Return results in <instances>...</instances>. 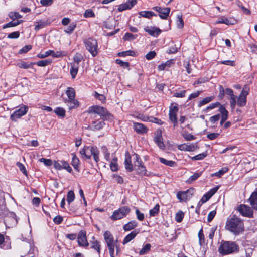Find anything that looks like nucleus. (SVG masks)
<instances>
[{"label": "nucleus", "instance_id": "obj_15", "mask_svg": "<svg viewBox=\"0 0 257 257\" xmlns=\"http://www.w3.org/2000/svg\"><path fill=\"white\" fill-rule=\"evenodd\" d=\"M154 141L158 145L160 149L164 150L165 148V145L163 142V138L162 135V131L158 130L155 133Z\"/></svg>", "mask_w": 257, "mask_h": 257}, {"label": "nucleus", "instance_id": "obj_37", "mask_svg": "<svg viewBox=\"0 0 257 257\" xmlns=\"http://www.w3.org/2000/svg\"><path fill=\"white\" fill-rule=\"evenodd\" d=\"M228 171V168L227 167L222 168L221 170L218 172L213 173L211 175L212 177L216 176L218 178L221 177L224 173H226Z\"/></svg>", "mask_w": 257, "mask_h": 257}, {"label": "nucleus", "instance_id": "obj_56", "mask_svg": "<svg viewBox=\"0 0 257 257\" xmlns=\"http://www.w3.org/2000/svg\"><path fill=\"white\" fill-rule=\"evenodd\" d=\"M206 156L207 153L204 152L191 157V159L193 160H200L204 159Z\"/></svg>", "mask_w": 257, "mask_h": 257}, {"label": "nucleus", "instance_id": "obj_4", "mask_svg": "<svg viewBox=\"0 0 257 257\" xmlns=\"http://www.w3.org/2000/svg\"><path fill=\"white\" fill-rule=\"evenodd\" d=\"M103 236L108 248L110 255H114L115 248H116L117 253L119 249L117 245V239L114 240L113 235L109 231H105Z\"/></svg>", "mask_w": 257, "mask_h": 257}, {"label": "nucleus", "instance_id": "obj_63", "mask_svg": "<svg viewBox=\"0 0 257 257\" xmlns=\"http://www.w3.org/2000/svg\"><path fill=\"white\" fill-rule=\"evenodd\" d=\"M20 36V33L19 31L13 32L9 34L8 38L10 39H17Z\"/></svg>", "mask_w": 257, "mask_h": 257}, {"label": "nucleus", "instance_id": "obj_25", "mask_svg": "<svg viewBox=\"0 0 257 257\" xmlns=\"http://www.w3.org/2000/svg\"><path fill=\"white\" fill-rule=\"evenodd\" d=\"M197 145L194 144L189 145L182 144L179 146L178 148L180 150H185L187 151H193L196 148Z\"/></svg>", "mask_w": 257, "mask_h": 257}, {"label": "nucleus", "instance_id": "obj_57", "mask_svg": "<svg viewBox=\"0 0 257 257\" xmlns=\"http://www.w3.org/2000/svg\"><path fill=\"white\" fill-rule=\"evenodd\" d=\"M199 242L200 245H202L204 242V236L203 234V231L202 228L199 230L198 232Z\"/></svg>", "mask_w": 257, "mask_h": 257}, {"label": "nucleus", "instance_id": "obj_27", "mask_svg": "<svg viewBox=\"0 0 257 257\" xmlns=\"http://www.w3.org/2000/svg\"><path fill=\"white\" fill-rule=\"evenodd\" d=\"M173 60L170 59L167 61L166 62L164 63H162L160 65H158V69L159 71H162L165 70V69L167 67L169 68L171 66V65L173 63Z\"/></svg>", "mask_w": 257, "mask_h": 257}, {"label": "nucleus", "instance_id": "obj_24", "mask_svg": "<svg viewBox=\"0 0 257 257\" xmlns=\"http://www.w3.org/2000/svg\"><path fill=\"white\" fill-rule=\"evenodd\" d=\"M138 226V223L135 220H132L128 222L127 224L123 226V229L125 231H129L134 229Z\"/></svg>", "mask_w": 257, "mask_h": 257}, {"label": "nucleus", "instance_id": "obj_10", "mask_svg": "<svg viewBox=\"0 0 257 257\" xmlns=\"http://www.w3.org/2000/svg\"><path fill=\"white\" fill-rule=\"evenodd\" d=\"M28 110V108L26 106L21 107L11 115L10 118L11 120L15 121H17L18 118H20L25 115L27 113Z\"/></svg>", "mask_w": 257, "mask_h": 257}, {"label": "nucleus", "instance_id": "obj_17", "mask_svg": "<svg viewBox=\"0 0 257 257\" xmlns=\"http://www.w3.org/2000/svg\"><path fill=\"white\" fill-rule=\"evenodd\" d=\"M224 93L230 96V104L232 109H234L236 104V97L233 94V90L230 88H226L224 90Z\"/></svg>", "mask_w": 257, "mask_h": 257}, {"label": "nucleus", "instance_id": "obj_42", "mask_svg": "<svg viewBox=\"0 0 257 257\" xmlns=\"http://www.w3.org/2000/svg\"><path fill=\"white\" fill-rule=\"evenodd\" d=\"M213 96L207 97L204 98L202 100L199 102L198 104V107H201L202 106L209 103L213 99Z\"/></svg>", "mask_w": 257, "mask_h": 257}, {"label": "nucleus", "instance_id": "obj_44", "mask_svg": "<svg viewBox=\"0 0 257 257\" xmlns=\"http://www.w3.org/2000/svg\"><path fill=\"white\" fill-rule=\"evenodd\" d=\"M76 27V24L75 23H72L70 24L66 29L64 30V32L66 33L70 34L73 32Z\"/></svg>", "mask_w": 257, "mask_h": 257}, {"label": "nucleus", "instance_id": "obj_48", "mask_svg": "<svg viewBox=\"0 0 257 257\" xmlns=\"http://www.w3.org/2000/svg\"><path fill=\"white\" fill-rule=\"evenodd\" d=\"M75 199V194L73 191H69L67 195V201L69 204L72 202Z\"/></svg>", "mask_w": 257, "mask_h": 257}, {"label": "nucleus", "instance_id": "obj_11", "mask_svg": "<svg viewBox=\"0 0 257 257\" xmlns=\"http://www.w3.org/2000/svg\"><path fill=\"white\" fill-rule=\"evenodd\" d=\"M77 242L80 246L86 247L88 246L89 243L87 240L86 233L85 231H80L78 235Z\"/></svg>", "mask_w": 257, "mask_h": 257}, {"label": "nucleus", "instance_id": "obj_55", "mask_svg": "<svg viewBox=\"0 0 257 257\" xmlns=\"http://www.w3.org/2000/svg\"><path fill=\"white\" fill-rule=\"evenodd\" d=\"M184 216V214L182 211L178 212L175 215V220L177 222H181Z\"/></svg>", "mask_w": 257, "mask_h": 257}, {"label": "nucleus", "instance_id": "obj_34", "mask_svg": "<svg viewBox=\"0 0 257 257\" xmlns=\"http://www.w3.org/2000/svg\"><path fill=\"white\" fill-rule=\"evenodd\" d=\"M66 94L68 98V99H73L75 97V92L72 87H68L66 91Z\"/></svg>", "mask_w": 257, "mask_h": 257}, {"label": "nucleus", "instance_id": "obj_39", "mask_svg": "<svg viewBox=\"0 0 257 257\" xmlns=\"http://www.w3.org/2000/svg\"><path fill=\"white\" fill-rule=\"evenodd\" d=\"M151 245L149 243L146 244L139 251L140 255H144L147 253L151 249Z\"/></svg>", "mask_w": 257, "mask_h": 257}, {"label": "nucleus", "instance_id": "obj_16", "mask_svg": "<svg viewBox=\"0 0 257 257\" xmlns=\"http://www.w3.org/2000/svg\"><path fill=\"white\" fill-rule=\"evenodd\" d=\"M16 217V215L15 213H10V217H6L4 219V222L6 224V226H9L8 227H10L16 225L18 221Z\"/></svg>", "mask_w": 257, "mask_h": 257}, {"label": "nucleus", "instance_id": "obj_31", "mask_svg": "<svg viewBox=\"0 0 257 257\" xmlns=\"http://www.w3.org/2000/svg\"><path fill=\"white\" fill-rule=\"evenodd\" d=\"M79 66L75 64H71L70 74L73 79L75 78L78 70Z\"/></svg>", "mask_w": 257, "mask_h": 257}, {"label": "nucleus", "instance_id": "obj_22", "mask_svg": "<svg viewBox=\"0 0 257 257\" xmlns=\"http://www.w3.org/2000/svg\"><path fill=\"white\" fill-rule=\"evenodd\" d=\"M139 229H135L127 235L124 238L122 244H125L133 240L139 233Z\"/></svg>", "mask_w": 257, "mask_h": 257}, {"label": "nucleus", "instance_id": "obj_45", "mask_svg": "<svg viewBox=\"0 0 257 257\" xmlns=\"http://www.w3.org/2000/svg\"><path fill=\"white\" fill-rule=\"evenodd\" d=\"M54 112L58 116L64 117L65 116V110L61 107H57L54 110Z\"/></svg>", "mask_w": 257, "mask_h": 257}, {"label": "nucleus", "instance_id": "obj_61", "mask_svg": "<svg viewBox=\"0 0 257 257\" xmlns=\"http://www.w3.org/2000/svg\"><path fill=\"white\" fill-rule=\"evenodd\" d=\"M218 63L231 66H234L235 65V62L234 61L229 60L219 61L218 62Z\"/></svg>", "mask_w": 257, "mask_h": 257}, {"label": "nucleus", "instance_id": "obj_36", "mask_svg": "<svg viewBox=\"0 0 257 257\" xmlns=\"http://www.w3.org/2000/svg\"><path fill=\"white\" fill-rule=\"evenodd\" d=\"M139 15L141 17L150 18L151 17L153 16H157L152 11H141L139 13Z\"/></svg>", "mask_w": 257, "mask_h": 257}, {"label": "nucleus", "instance_id": "obj_41", "mask_svg": "<svg viewBox=\"0 0 257 257\" xmlns=\"http://www.w3.org/2000/svg\"><path fill=\"white\" fill-rule=\"evenodd\" d=\"M219 111L221 114V118L228 119V112L223 105H220Z\"/></svg>", "mask_w": 257, "mask_h": 257}, {"label": "nucleus", "instance_id": "obj_52", "mask_svg": "<svg viewBox=\"0 0 257 257\" xmlns=\"http://www.w3.org/2000/svg\"><path fill=\"white\" fill-rule=\"evenodd\" d=\"M66 55L67 53L65 51H57L55 52L54 51L52 50V56L53 57L58 58L66 56Z\"/></svg>", "mask_w": 257, "mask_h": 257}, {"label": "nucleus", "instance_id": "obj_19", "mask_svg": "<svg viewBox=\"0 0 257 257\" xmlns=\"http://www.w3.org/2000/svg\"><path fill=\"white\" fill-rule=\"evenodd\" d=\"M136 4V0H128L125 3L119 5L118 10L119 12H122L125 10L130 9Z\"/></svg>", "mask_w": 257, "mask_h": 257}, {"label": "nucleus", "instance_id": "obj_59", "mask_svg": "<svg viewBox=\"0 0 257 257\" xmlns=\"http://www.w3.org/2000/svg\"><path fill=\"white\" fill-rule=\"evenodd\" d=\"M17 166L18 167L19 170L26 176H27V172L25 167L23 164L20 162H17L16 164Z\"/></svg>", "mask_w": 257, "mask_h": 257}, {"label": "nucleus", "instance_id": "obj_26", "mask_svg": "<svg viewBox=\"0 0 257 257\" xmlns=\"http://www.w3.org/2000/svg\"><path fill=\"white\" fill-rule=\"evenodd\" d=\"M65 103L70 109L77 107L79 106L78 101L75 98H73V99L66 100Z\"/></svg>", "mask_w": 257, "mask_h": 257}, {"label": "nucleus", "instance_id": "obj_21", "mask_svg": "<svg viewBox=\"0 0 257 257\" xmlns=\"http://www.w3.org/2000/svg\"><path fill=\"white\" fill-rule=\"evenodd\" d=\"M144 30L149 35L154 37H157L161 32V30L159 28L154 27H146L144 28Z\"/></svg>", "mask_w": 257, "mask_h": 257}, {"label": "nucleus", "instance_id": "obj_18", "mask_svg": "<svg viewBox=\"0 0 257 257\" xmlns=\"http://www.w3.org/2000/svg\"><path fill=\"white\" fill-rule=\"evenodd\" d=\"M133 127L134 131L138 134L146 133L148 130L145 125L139 122H133Z\"/></svg>", "mask_w": 257, "mask_h": 257}, {"label": "nucleus", "instance_id": "obj_54", "mask_svg": "<svg viewBox=\"0 0 257 257\" xmlns=\"http://www.w3.org/2000/svg\"><path fill=\"white\" fill-rule=\"evenodd\" d=\"M61 164L62 166V169H66L68 172L69 173H71L72 171V169L71 167L69 166V164L67 163V162L63 160L61 161Z\"/></svg>", "mask_w": 257, "mask_h": 257}, {"label": "nucleus", "instance_id": "obj_8", "mask_svg": "<svg viewBox=\"0 0 257 257\" xmlns=\"http://www.w3.org/2000/svg\"><path fill=\"white\" fill-rule=\"evenodd\" d=\"M131 211V209L127 206L120 207L118 209L115 210L110 218L112 220H117L125 217Z\"/></svg>", "mask_w": 257, "mask_h": 257}, {"label": "nucleus", "instance_id": "obj_38", "mask_svg": "<svg viewBox=\"0 0 257 257\" xmlns=\"http://www.w3.org/2000/svg\"><path fill=\"white\" fill-rule=\"evenodd\" d=\"M23 20H17L16 21H11L3 26V28L5 29L7 28L15 27L21 24Z\"/></svg>", "mask_w": 257, "mask_h": 257}, {"label": "nucleus", "instance_id": "obj_13", "mask_svg": "<svg viewBox=\"0 0 257 257\" xmlns=\"http://www.w3.org/2000/svg\"><path fill=\"white\" fill-rule=\"evenodd\" d=\"M152 9L160 13L159 17L162 19H166L170 12V8L169 7L162 8L156 6Z\"/></svg>", "mask_w": 257, "mask_h": 257}, {"label": "nucleus", "instance_id": "obj_40", "mask_svg": "<svg viewBox=\"0 0 257 257\" xmlns=\"http://www.w3.org/2000/svg\"><path fill=\"white\" fill-rule=\"evenodd\" d=\"M160 210V206L158 204H156L155 207L149 211V214L151 216H155L157 215Z\"/></svg>", "mask_w": 257, "mask_h": 257}, {"label": "nucleus", "instance_id": "obj_30", "mask_svg": "<svg viewBox=\"0 0 257 257\" xmlns=\"http://www.w3.org/2000/svg\"><path fill=\"white\" fill-rule=\"evenodd\" d=\"M246 97L239 94L236 101L237 105L240 107H243L246 104Z\"/></svg>", "mask_w": 257, "mask_h": 257}, {"label": "nucleus", "instance_id": "obj_43", "mask_svg": "<svg viewBox=\"0 0 257 257\" xmlns=\"http://www.w3.org/2000/svg\"><path fill=\"white\" fill-rule=\"evenodd\" d=\"M118 55L120 57H125L126 56H134L135 55V52L132 50H127L118 53Z\"/></svg>", "mask_w": 257, "mask_h": 257}, {"label": "nucleus", "instance_id": "obj_23", "mask_svg": "<svg viewBox=\"0 0 257 257\" xmlns=\"http://www.w3.org/2000/svg\"><path fill=\"white\" fill-rule=\"evenodd\" d=\"M250 205L257 210V191L253 192L249 198Z\"/></svg>", "mask_w": 257, "mask_h": 257}, {"label": "nucleus", "instance_id": "obj_5", "mask_svg": "<svg viewBox=\"0 0 257 257\" xmlns=\"http://www.w3.org/2000/svg\"><path fill=\"white\" fill-rule=\"evenodd\" d=\"M132 157L134 160V166L136 167V170L138 174L141 175L149 176V175L147 174L146 168L143 165L140 156L135 153L132 155Z\"/></svg>", "mask_w": 257, "mask_h": 257}, {"label": "nucleus", "instance_id": "obj_58", "mask_svg": "<svg viewBox=\"0 0 257 257\" xmlns=\"http://www.w3.org/2000/svg\"><path fill=\"white\" fill-rule=\"evenodd\" d=\"M219 187L216 186L215 187L210 189L207 193V196L208 199H210L218 190Z\"/></svg>", "mask_w": 257, "mask_h": 257}, {"label": "nucleus", "instance_id": "obj_46", "mask_svg": "<svg viewBox=\"0 0 257 257\" xmlns=\"http://www.w3.org/2000/svg\"><path fill=\"white\" fill-rule=\"evenodd\" d=\"M159 160L162 163L170 167H173L175 164V162L174 161L167 160L163 158H160Z\"/></svg>", "mask_w": 257, "mask_h": 257}, {"label": "nucleus", "instance_id": "obj_3", "mask_svg": "<svg viewBox=\"0 0 257 257\" xmlns=\"http://www.w3.org/2000/svg\"><path fill=\"white\" fill-rule=\"evenodd\" d=\"M82 158L89 159L92 156L95 161L97 163L99 161V151L95 146H85L80 151Z\"/></svg>", "mask_w": 257, "mask_h": 257}, {"label": "nucleus", "instance_id": "obj_9", "mask_svg": "<svg viewBox=\"0 0 257 257\" xmlns=\"http://www.w3.org/2000/svg\"><path fill=\"white\" fill-rule=\"evenodd\" d=\"M195 192L193 188H190L185 191H179L177 194V198L181 202H187L190 199Z\"/></svg>", "mask_w": 257, "mask_h": 257}, {"label": "nucleus", "instance_id": "obj_51", "mask_svg": "<svg viewBox=\"0 0 257 257\" xmlns=\"http://www.w3.org/2000/svg\"><path fill=\"white\" fill-rule=\"evenodd\" d=\"M137 37V35H133L130 33H126L123 36V39L125 41H129L131 40H134Z\"/></svg>", "mask_w": 257, "mask_h": 257}, {"label": "nucleus", "instance_id": "obj_6", "mask_svg": "<svg viewBox=\"0 0 257 257\" xmlns=\"http://www.w3.org/2000/svg\"><path fill=\"white\" fill-rule=\"evenodd\" d=\"M88 112L91 114L92 118H96L98 116L101 118H103L107 113L104 107L98 105L89 107Z\"/></svg>", "mask_w": 257, "mask_h": 257}, {"label": "nucleus", "instance_id": "obj_35", "mask_svg": "<svg viewBox=\"0 0 257 257\" xmlns=\"http://www.w3.org/2000/svg\"><path fill=\"white\" fill-rule=\"evenodd\" d=\"M177 112H169V119L173 123L174 127H175L178 123L177 119Z\"/></svg>", "mask_w": 257, "mask_h": 257}, {"label": "nucleus", "instance_id": "obj_49", "mask_svg": "<svg viewBox=\"0 0 257 257\" xmlns=\"http://www.w3.org/2000/svg\"><path fill=\"white\" fill-rule=\"evenodd\" d=\"M101 151L104 154V158L106 161H109L110 160V153L105 146H103L101 148Z\"/></svg>", "mask_w": 257, "mask_h": 257}, {"label": "nucleus", "instance_id": "obj_20", "mask_svg": "<svg viewBox=\"0 0 257 257\" xmlns=\"http://www.w3.org/2000/svg\"><path fill=\"white\" fill-rule=\"evenodd\" d=\"M125 168L128 172H132L134 169L133 165L132 163V157L130 156V154L128 152L125 153Z\"/></svg>", "mask_w": 257, "mask_h": 257}, {"label": "nucleus", "instance_id": "obj_2", "mask_svg": "<svg viewBox=\"0 0 257 257\" xmlns=\"http://www.w3.org/2000/svg\"><path fill=\"white\" fill-rule=\"evenodd\" d=\"M239 250V245L235 242L231 241L222 240L218 248V252L222 255L235 253Z\"/></svg>", "mask_w": 257, "mask_h": 257}, {"label": "nucleus", "instance_id": "obj_33", "mask_svg": "<svg viewBox=\"0 0 257 257\" xmlns=\"http://www.w3.org/2000/svg\"><path fill=\"white\" fill-rule=\"evenodd\" d=\"M35 30L38 31L48 25L47 21L40 20L36 22Z\"/></svg>", "mask_w": 257, "mask_h": 257}, {"label": "nucleus", "instance_id": "obj_60", "mask_svg": "<svg viewBox=\"0 0 257 257\" xmlns=\"http://www.w3.org/2000/svg\"><path fill=\"white\" fill-rule=\"evenodd\" d=\"M134 116L143 121L147 122L150 120V117L142 114H138L136 116L134 115Z\"/></svg>", "mask_w": 257, "mask_h": 257}, {"label": "nucleus", "instance_id": "obj_7", "mask_svg": "<svg viewBox=\"0 0 257 257\" xmlns=\"http://www.w3.org/2000/svg\"><path fill=\"white\" fill-rule=\"evenodd\" d=\"M84 44L86 49L92 54L95 56L98 53V45L97 41L92 38H89L84 40Z\"/></svg>", "mask_w": 257, "mask_h": 257}, {"label": "nucleus", "instance_id": "obj_12", "mask_svg": "<svg viewBox=\"0 0 257 257\" xmlns=\"http://www.w3.org/2000/svg\"><path fill=\"white\" fill-rule=\"evenodd\" d=\"M93 119L94 120L92 121V123L89 126L91 130L93 131L99 130L102 128L105 125L104 118H98L97 117L96 118Z\"/></svg>", "mask_w": 257, "mask_h": 257}, {"label": "nucleus", "instance_id": "obj_1", "mask_svg": "<svg viewBox=\"0 0 257 257\" xmlns=\"http://www.w3.org/2000/svg\"><path fill=\"white\" fill-rule=\"evenodd\" d=\"M225 228L234 235H238L244 230L243 222L239 218L233 215L227 219Z\"/></svg>", "mask_w": 257, "mask_h": 257}, {"label": "nucleus", "instance_id": "obj_50", "mask_svg": "<svg viewBox=\"0 0 257 257\" xmlns=\"http://www.w3.org/2000/svg\"><path fill=\"white\" fill-rule=\"evenodd\" d=\"M32 64H28V63L21 61L19 62H18L17 64V66L20 68L23 69H28L31 66Z\"/></svg>", "mask_w": 257, "mask_h": 257}, {"label": "nucleus", "instance_id": "obj_14", "mask_svg": "<svg viewBox=\"0 0 257 257\" xmlns=\"http://www.w3.org/2000/svg\"><path fill=\"white\" fill-rule=\"evenodd\" d=\"M237 210L244 216L250 217L252 216L253 214L251 208L246 205H240L237 208Z\"/></svg>", "mask_w": 257, "mask_h": 257}, {"label": "nucleus", "instance_id": "obj_62", "mask_svg": "<svg viewBox=\"0 0 257 257\" xmlns=\"http://www.w3.org/2000/svg\"><path fill=\"white\" fill-rule=\"evenodd\" d=\"M249 88L247 85H245L241 91L240 95L246 97L247 95L249 94Z\"/></svg>", "mask_w": 257, "mask_h": 257}, {"label": "nucleus", "instance_id": "obj_53", "mask_svg": "<svg viewBox=\"0 0 257 257\" xmlns=\"http://www.w3.org/2000/svg\"><path fill=\"white\" fill-rule=\"evenodd\" d=\"M51 62L50 59L40 60L37 62V65L38 66L44 67L50 64Z\"/></svg>", "mask_w": 257, "mask_h": 257}, {"label": "nucleus", "instance_id": "obj_47", "mask_svg": "<svg viewBox=\"0 0 257 257\" xmlns=\"http://www.w3.org/2000/svg\"><path fill=\"white\" fill-rule=\"evenodd\" d=\"M177 27L179 29H182L184 27V21L182 19V16L181 15H177Z\"/></svg>", "mask_w": 257, "mask_h": 257}, {"label": "nucleus", "instance_id": "obj_64", "mask_svg": "<svg viewBox=\"0 0 257 257\" xmlns=\"http://www.w3.org/2000/svg\"><path fill=\"white\" fill-rule=\"evenodd\" d=\"M32 47L31 45H26L19 50V53L20 54L27 53L28 51L32 49Z\"/></svg>", "mask_w": 257, "mask_h": 257}, {"label": "nucleus", "instance_id": "obj_32", "mask_svg": "<svg viewBox=\"0 0 257 257\" xmlns=\"http://www.w3.org/2000/svg\"><path fill=\"white\" fill-rule=\"evenodd\" d=\"M72 155L73 156L72 165L76 171H79V160L75 154H72Z\"/></svg>", "mask_w": 257, "mask_h": 257}, {"label": "nucleus", "instance_id": "obj_28", "mask_svg": "<svg viewBox=\"0 0 257 257\" xmlns=\"http://www.w3.org/2000/svg\"><path fill=\"white\" fill-rule=\"evenodd\" d=\"M202 174V171L197 172L191 176L186 181L187 184H191L197 180Z\"/></svg>", "mask_w": 257, "mask_h": 257}, {"label": "nucleus", "instance_id": "obj_29", "mask_svg": "<svg viewBox=\"0 0 257 257\" xmlns=\"http://www.w3.org/2000/svg\"><path fill=\"white\" fill-rule=\"evenodd\" d=\"M93 239L94 240V241H90V242L92 244V245L91 246V248L95 249V250H96V251L97 252L98 254H100V246H101L100 243L99 241H98V240H94L95 238H94V237H93Z\"/></svg>", "mask_w": 257, "mask_h": 257}]
</instances>
